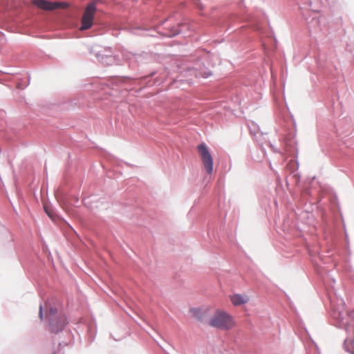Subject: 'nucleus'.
<instances>
[{
  "mask_svg": "<svg viewBox=\"0 0 354 354\" xmlns=\"http://www.w3.org/2000/svg\"><path fill=\"white\" fill-rule=\"evenodd\" d=\"M33 3L38 8L45 10H54L58 8H65L68 4L64 2H51L45 0H34Z\"/></svg>",
  "mask_w": 354,
  "mask_h": 354,
  "instance_id": "39448f33",
  "label": "nucleus"
},
{
  "mask_svg": "<svg viewBox=\"0 0 354 354\" xmlns=\"http://www.w3.org/2000/svg\"><path fill=\"white\" fill-rule=\"evenodd\" d=\"M195 3L199 6L200 9H202V7H201V6L197 2H196Z\"/></svg>",
  "mask_w": 354,
  "mask_h": 354,
  "instance_id": "9b49d317",
  "label": "nucleus"
},
{
  "mask_svg": "<svg viewBox=\"0 0 354 354\" xmlns=\"http://www.w3.org/2000/svg\"><path fill=\"white\" fill-rule=\"evenodd\" d=\"M42 310H43V308H42L41 306H40V307H39V317H40L41 319H43V312H42Z\"/></svg>",
  "mask_w": 354,
  "mask_h": 354,
  "instance_id": "1a4fd4ad",
  "label": "nucleus"
},
{
  "mask_svg": "<svg viewBox=\"0 0 354 354\" xmlns=\"http://www.w3.org/2000/svg\"><path fill=\"white\" fill-rule=\"evenodd\" d=\"M44 210H45L46 213L47 214V215L50 218L54 219L55 217V214L53 210L51 209L50 208H49L48 207H47L46 205H44Z\"/></svg>",
  "mask_w": 354,
  "mask_h": 354,
  "instance_id": "6e6552de",
  "label": "nucleus"
},
{
  "mask_svg": "<svg viewBox=\"0 0 354 354\" xmlns=\"http://www.w3.org/2000/svg\"><path fill=\"white\" fill-rule=\"evenodd\" d=\"M50 330L53 333H58L64 329L67 322L64 314L58 313L56 308H49L47 313Z\"/></svg>",
  "mask_w": 354,
  "mask_h": 354,
  "instance_id": "f03ea898",
  "label": "nucleus"
},
{
  "mask_svg": "<svg viewBox=\"0 0 354 354\" xmlns=\"http://www.w3.org/2000/svg\"><path fill=\"white\" fill-rule=\"evenodd\" d=\"M230 299L234 306H240L247 304L250 297L246 295L234 294L230 296Z\"/></svg>",
  "mask_w": 354,
  "mask_h": 354,
  "instance_id": "423d86ee",
  "label": "nucleus"
},
{
  "mask_svg": "<svg viewBox=\"0 0 354 354\" xmlns=\"http://www.w3.org/2000/svg\"><path fill=\"white\" fill-rule=\"evenodd\" d=\"M353 333V337H348L345 340L346 349L351 354H354V327L352 328Z\"/></svg>",
  "mask_w": 354,
  "mask_h": 354,
  "instance_id": "0eeeda50",
  "label": "nucleus"
},
{
  "mask_svg": "<svg viewBox=\"0 0 354 354\" xmlns=\"http://www.w3.org/2000/svg\"><path fill=\"white\" fill-rule=\"evenodd\" d=\"M178 33V31H176L175 32L170 35V36H174L175 35H177Z\"/></svg>",
  "mask_w": 354,
  "mask_h": 354,
  "instance_id": "9d476101",
  "label": "nucleus"
},
{
  "mask_svg": "<svg viewBox=\"0 0 354 354\" xmlns=\"http://www.w3.org/2000/svg\"><path fill=\"white\" fill-rule=\"evenodd\" d=\"M197 149L206 171L211 174L213 171V158L209 151L204 143L200 144Z\"/></svg>",
  "mask_w": 354,
  "mask_h": 354,
  "instance_id": "7ed1b4c3",
  "label": "nucleus"
},
{
  "mask_svg": "<svg viewBox=\"0 0 354 354\" xmlns=\"http://www.w3.org/2000/svg\"><path fill=\"white\" fill-rule=\"evenodd\" d=\"M208 324L218 330H230L235 326L236 322L234 317L227 312L216 310L211 316Z\"/></svg>",
  "mask_w": 354,
  "mask_h": 354,
  "instance_id": "f257e3e1",
  "label": "nucleus"
},
{
  "mask_svg": "<svg viewBox=\"0 0 354 354\" xmlns=\"http://www.w3.org/2000/svg\"><path fill=\"white\" fill-rule=\"evenodd\" d=\"M96 12V6L94 3H89L85 8L82 18L81 30L91 28L93 24V18Z\"/></svg>",
  "mask_w": 354,
  "mask_h": 354,
  "instance_id": "20e7f679",
  "label": "nucleus"
}]
</instances>
